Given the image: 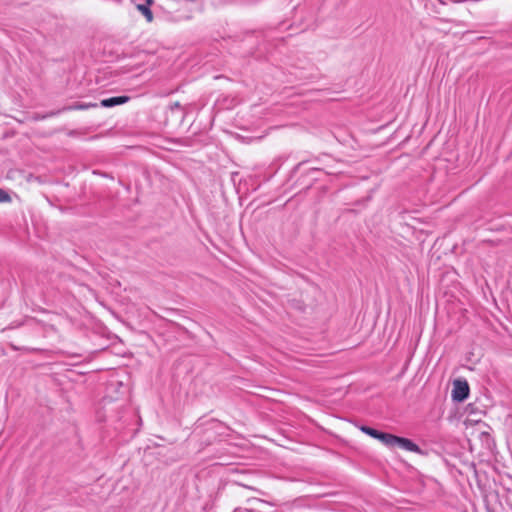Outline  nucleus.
Wrapping results in <instances>:
<instances>
[{"mask_svg":"<svg viewBox=\"0 0 512 512\" xmlns=\"http://www.w3.org/2000/svg\"><path fill=\"white\" fill-rule=\"evenodd\" d=\"M248 507L237 508L234 512H274V506L262 499L253 498L247 501Z\"/></svg>","mask_w":512,"mask_h":512,"instance_id":"f257e3e1","label":"nucleus"},{"mask_svg":"<svg viewBox=\"0 0 512 512\" xmlns=\"http://www.w3.org/2000/svg\"><path fill=\"white\" fill-rule=\"evenodd\" d=\"M395 446H398L403 450L414 452L420 455L425 454L423 450L410 439L393 435L391 440V448Z\"/></svg>","mask_w":512,"mask_h":512,"instance_id":"f03ea898","label":"nucleus"},{"mask_svg":"<svg viewBox=\"0 0 512 512\" xmlns=\"http://www.w3.org/2000/svg\"><path fill=\"white\" fill-rule=\"evenodd\" d=\"M469 395V385L465 380H455L452 389V398L454 401L462 402Z\"/></svg>","mask_w":512,"mask_h":512,"instance_id":"7ed1b4c3","label":"nucleus"},{"mask_svg":"<svg viewBox=\"0 0 512 512\" xmlns=\"http://www.w3.org/2000/svg\"><path fill=\"white\" fill-rule=\"evenodd\" d=\"M360 430L362 432H364L365 434H367V435H369V436H371V437H373L375 439H378L385 446L391 448V440H392L393 434L381 432V431H378V430H376L374 428H371L369 426H362L360 428Z\"/></svg>","mask_w":512,"mask_h":512,"instance_id":"20e7f679","label":"nucleus"},{"mask_svg":"<svg viewBox=\"0 0 512 512\" xmlns=\"http://www.w3.org/2000/svg\"><path fill=\"white\" fill-rule=\"evenodd\" d=\"M96 107H98L97 103H75V104H72V105L65 106V107H63L60 110L50 112L48 114V116H55V115H58L61 112H65V111L87 110V109L96 108ZM46 117H47V115L37 116V117H35V119H45Z\"/></svg>","mask_w":512,"mask_h":512,"instance_id":"39448f33","label":"nucleus"},{"mask_svg":"<svg viewBox=\"0 0 512 512\" xmlns=\"http://www.w3.org/2000/svg\"><path fill=\"white\" fill-rule=\"evenodd\" d=\"M129 99H130V97H128V96L111 97V98L101 100L100 106L105 107V108H110V107H114L117 105L125 104L129 101Z\"/></svg>","mask_w":512,"mask_h":512,"instance_id":"423d86ee","label":"nucleus"},{"mask_svg":"<svg viewBox=\"0 0 512 512\" xmlns=\"http://www.w3.org/2000/svg\"><path fill=\"white\" fill-rule=\"evenodd\" d=\"M150 4L151 1L148 0L146 3L136 5L137 10L146 18L148 22H152L153 20V13L150 9Z\"/></svg>","mask_w":512,"mask_h":512,"instance_id":"0eeeda50","label":"nucleus"},{"mask_svg":"<svg viewBox=\"0 0 512 512\" xmlns=\"http://www.w3.org/2000/svg\"><path fill=\"white\" fill-rule=\"evenodd\" d=\"M10 195L3 189H0V203L10 202Z\"/></svg>","mask_w":512,"mask_h":512,"instance_id":"6e6552de","label":"nucleus"},{"mask_svg":"<svg viewBox=\"0 0 512 512\" xmlns=\"http://www.w3.org/2000/svg\"><path fill=\"white\" fill-rule=\"evenodd\" d=\"M174 106H175V108H178V107L180 106V104H179L178 102H176V103L174 104Z\"/></svg>","mask_w":512,"mask_h":512,"instance_id":"1a4fd4ad","label":"nucleus"}]
</instances>
